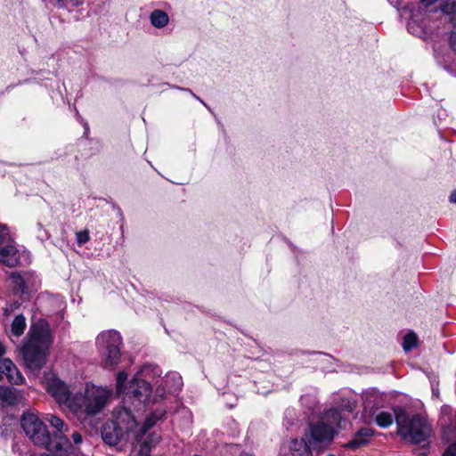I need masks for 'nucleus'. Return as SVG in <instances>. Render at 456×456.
<instances>
[{"label": "nucleus", "instance_id": "nucleus-1", "mask_svg": "<svg viewBox=\"0 0 456 456\" xmlns=\"http://www.w3.org/2000/svg\"><path fill=\"white\" fill-rule=\"evenodd\" d=\"M156 372H159L157 367L150 364L144 365L126 386L127 374L125 371H119L117 375V394L122 395L125 403L133 406L134 410L144 409L146 404L155 403L153 401L154 392L144 378H150L151 373L155 374Z\"/></svg>", "mask_w": 456, "mask_h": 456}, {"label": "nucleus", "instance_id": "nucleus-2", "mask_svg": "<svg viewBox=\"0 0 456 456\" xmlns=\"http://www.w3.org/2000/svg\"><path fill=\"white\" fill-rule=\"evenodd\" d=\"M26 436L37 446L45 448L53 456H70L74 447L65 436H51L38 416L33 412H26L20 419Z\"/></svg>", "mask_w": 456, "mask_h": 456}, {"label": "nucleus", "instance_id": "nucleus-3", "mask_svg": "<svg viewBox=\"0 0 456 456\" xmlns=\"http://www.w3.org/2000/svg\"><path fill=\"white\" fill-rule=\"evenodd\" d=\"M28 336L20 352L25 366L31 370H38L45 364L48 348L52 344L49 326L43 322L33 324Z\"/></svg>", "mask_w": 456, "mask_h": 456}, {"label": "nucleus", "instance_id": "nucleus-4", "mask_svg": "<svg viewBox=\"0 0 456 456\" xmlns=\"http://www.w3.org/2000/svg\"><path fill=\"white\" fill-rule=\"evenodd\" d=\"M138 423L130 409L123 407L114 411V419L104 424L102 437L109 445H116L121 441L139 440Z\"/></svg>", "mask_w": 456, "mask_h": 456}, {"label": "nucleus", "instance_id": "nucleus-5", "mask_svg": "<svg viewBox=\"0 0 456 456\" xmlns=\"http://www.w3.org/2000/svg\"><path fill=\"white\" fill-rule=\"evenodd\" d=\"M397 425V434L407 443L420 444L425 443L432 434L428 422L419 415H410L398 407L394 410Z\"/></svg>", "mask_w": 456, "mask_h": 456}, {"label": "nucleus", "instance_id": "nucleus-6", "mask_svg": "<svg viewBox=\"0 0 456 456\" xmlns=\"http://www.w3.org/2000/svg\"><path fill=\"white\" fill-rule=\"evenodd\" d=\"M110 395L106 388L87 384L84 393L73 395L70 411L75 414L95 415L105 407Z\"/></svg>", "mask_w": 456, "mask_h": 456}, {"label": "nucleus", "instance_id": "nucleus-7", "mask_svg": "<svg viewBox=\"0 0 456 456\" xmlns=\"http://www.w3.org/2000/svg\"><path fill=\"white\" fill-rule=\"evenodd\" d=\"M96 346L102 354L106 366L117 365L120 358V346L122 338L116 330H105L96 338Z\"/></svg>", "mask_w": 456, "mask_h": 456}, {"label": "nucleus", "instance_id": "nucleus-8", "mask_svg": "<svg viewBox=\"0 0 456 456\" xmlns=\"http://www.w3.org/2000/svg\"><path fill=\"white\" fill-rule=\"evenodd\" d=\"M164 415L165 412L162 410H157L145 419L142 426L138 425L137 430L140 434V439L137 441H142L138 452L139 456H149L151 449L160 441V436L156 433L148 434L145 437L144 436L146 431L154 426L158 420L161 419Z\"/></svg>", "mask_w": 456, "mask_h": 456}, {"label": "nucleus", "instance_id": "nucleus-9", "mask_svg": "<svg viewBox=\"0 0 456 456\" xmlns=\"http://www.w3.org/2000/svg\"><path fill=\"white\" fill-rule=\"evenodd\" d=\"M334 436L332 427L324 421H319L309 426L305 433V438L313 447H322L331 442Z\"/></svg>", "mask_w": 456, "mask_h": 456}, {"label": "nucleus", "instance_id": "nucleus-10", "mask_svg": "<svg viewBox=\"0 0 456 456\" xmlns=\"http://www.w3.org/2000/svg\"><path fill=\"white\" fill-rule=\"evenodd\" d=\"M45 387L60 406L66 407L70 411L73 396H71L70 391L64 382L54 377L49 378L45 381Z\"/></svg>", "mask_w": 456, "mask_h": 456}, {"label": "nucleus", "instance_id": "nucleus-11", "mask_svg": "<svg viewBox=\"0 0 456 456\" xmlns=\"http://www.w3.org/2000/svg\"><path fill=\"white\" fill-rule=\"evenodd\" d=\"M182 384V378L178 373H167L164 378L157 381L153 401L159 402L163 399L166 395L177 392L180 390Z\"/></svg>", "mask_w": 456, "mask_h": 456}, {"label": "nucleus", "instance_id": "nucleus-12", "mask_svg": "<svg viewBox=\"0 0 456 456\" xmlns=\"http://www.w3.org/2000/svg\"><path fill=\"white\" fill-rule=\"evenodd\" d=\"M5 354V346L0 343V380L4 377L15 385H21L25 379L12 360L3 358Z\"/></svg>", "mask_w": 456, "mask_h": 456}, {"label": "nucleus", "instance_id": "nucleus-13", "mask_svg": "<svg viewBox=\"0 0 456 456\" xmlns=\"http://www.w3.org/2000/svg\"><path fill=\"white\" fill-rule=\"evenodd\" d=\"M0 262L10 267H14L20 264L19 250L11 238L9 241L0 246Z\"/></svg>", "mask_w": 456, "mask_h": 456}, {"label": "nucleus", "instance_id": "nucleus-14", "mask_svg": "<svg viewBox=\"0 0 456 456\" xmlns=\"http://www.w3.org/2000/svg\"><path fill=\"white\" fill-rule=\"evenodd\" d=\"M362 397L366 413L376 410L375 408L379 406L384 400V395L376 388L368 389L364 392Z\"/></svg>", "mask_w": 456, "mask_h": 456}, {"label": "nucleus", "instance_id": "nucleus-15", "mask_svg": "<svg viewBox=\"0 0 456 456\" xmlns=\"http://www.w3.org/2000/svg\"><path fill=\"white\" fill-rule=\"evenodd\" d=\"M23 394L20 390L0 386V402L7 405H15L21 402Z\"/></svg>", "mask_w": 456, "mask_h": 456}, {"label": "nucleus", "instance_id": "nucleus-16", "mask_svg": "<svg viewBox=\"0 0 456 456\" xmlns=\"http://www.w3.org/2000/svg\"><path fill=\"white\" fill-rule=\"evenodd\" d=\"M374 431L369 428L359 429L354 438L347 443L346 446L351 449H358L368 444L369 439L373 436Z\"/></svg>", "mask_w": 456, "mask_h": 456}, {"label": "nucleus", "instance_id": "nucleus-17", "mask_svg": "<svg viewBox=\"0 0 456 456\" xmlns=\"http://www.w3.org/2000/svg\"><path fill=\"white\" fill-rule=\"evenodd\" d=\"M310 447L311 445L305 437L302 439L294 438L289 445L292 456H312Z\"/></svg>", "mask_w": 456, "mask_h": 456}, {"label": "nucleus", "instance_id": "nucleus-18", "mask_svg": "<svg viewBox=\"0 0 456 456\" xmlns=\"http://www.w3.org/2000/svg\"><path fill=\"white\" fill-rule=\"evenodd\" d=\"M346 417L342 415L338 409L331 408L324 412L320 421H324L328 426L332 427V429L334 430L335 428L340 427L341 422Z\"/></svg>", "mask_w": 456, "mask_h": 456}, {"label": "nucleus", "instance_id": "nucleus-19", "mask_svg": "<svg viewBox=\"0 0 456 456\" xmlns=\"http://www.w3.org/2000/svg\"><path fill=\"white\" fill-rule=\"evenodd\" d=\"M436 0H420L425 6H429ZM441 9L444 12L452 14L451 20L456 23V0H441Z\"/></svg>", "mask_w": 456, "mask_h": 456}, {"label": "nucleus", "instance_id": "nucleus-20", "mask_svg": "<svg viewBox=\"0 0 456 456\" xmlns=\"http://www.w3.org/2000/svg\"><path fill=\"white\" fill-rule=\"evenodd\" d=\"M368 413L374 419L377 425L380 428H387L391 426L394 421V416L388 411H379L378 410H373Z\"/></svg>", "mask_w": 456, "mask_h": 456}, {"label": "nucleus", "instance_id": "nucleus-21", "mask_svg": "<svg viewBox=\"0 0 456 456\" xmlns=\"http://www.w3.org/2000/svg\"><path fill=\"white\" fill-rule=\"evenodd\" d=\"M151 25L157 28H163L169 22V17L167 12L162 10H154L150 15Z\"/></svg>", "mask_w": 456, "mask_h": 456}, {"label": "nucleus", "instance_id": "nucleus-22", "mask_svg": "<svg viewBox=\"0 0 456 456\" xmlns=\"http://www.w3.org/2000/svg\"><path fill=\"white\" fill-rule=\"evenodd\" d=\"M46 420L50 423V425L57 430L58 433H54L51 438L53 440L55 436H64V433L68 431V426L64 423V421L55 415L48 414L46 416Z\"/></svg>", "mask_w": 456, "mask_h": 456}, {"label": "nucleus", "instance_id": "nucleus-23", "mask_svg": "<svg viewBox=\"0 0 456 456\" xmlns=\"http://www.w3.org/2000/svg\"><path fill=\"white\" fill-rule=\"evenodd\" d=\"M26 328L25 318L22 315H18L14 318L12 323V333L17 337L23 334Z\"/></svg>", "mask_w": 456, "mask_h": 456}, {"label": "nucleus", "instance_id": "nucleus-24", "mask_svg": "<svg viewBox=\"0 0 456 456\" xmlns=\"http://www.w3.org/2000/svg\"><path fill=\"white\" fill-rule=\"evenodd\" d=\"M408 30L414 36L426 38L428 33L425 28L416 20H411L408 23Z\"/></svg>", "mask_w": 456, "mask_h": 456}, {"label": "nucleus", "instance_id": "nucleus-25", "mask_svg": "<svg viewBox=\"0 0 456 456\" xmlns=\"http://www.w3.org/2000/svg\"><path fill=\"white\" fill-rule=\"evenodd\" d=\"M418 338L415 333L409 332L404 336L403 347L404 351H411L413 347L417 346Z\"/></svg>", "mask_w": 456, "mask_h": 456}, {"label": "nucleus", "instance_id": "nucleus-26", "mask_svg": "<svg viewBox=\"0 0 456 456\" xmlns=\"http://www.w3.org/2000/svg\"><path fill=\"white\" fill-rule=\"evenodd\" d=\"M10 278L12 280V283L13 284L14 290L17 292L19 291L20 293H24L25 288L23 278L20 274L14 273L11 274Z\"/></svg>", "mask_w": 456, "mask_h": 456}, {"label": "nucleus", "instance_id": "nucleus-27", "mask_svg": "<svg viewBox=\"0 0 456 456\" xmlns=\"http://www.w3.org/2000/svg\"><path fill=\"white\" fill-rule=\"evenodd\" d=\"M354 409L355 403L346 400L342 402L340 409L338 411L342 413V415L345 416V412L353 413Z\"/></svg>", "mask_w": 456, "mask_h": 456}, {"label": "nucleus", "instance_id": "nucleus-28", "mask_svg": "<svg viewBox=\"0 0 456 456\" xmlns=\"http://www.w3.org/2000/svg\"><path fill=\"white\" fill-rule=\"evenodd\" d=\"M10 234L5 225L0 224V246L10 240Z\"/></svg>", "mask_w": 456, "mask_h": 456}, {"label": "nucleus", "instance_id": "nucleus-29", "mask_svg": "<svg viewBox=\"0 0 456 456\" xmlns=\"http://www.w3.org/2000/svg\"><path fill=\"white\" fill-rule=\"evenodd\" d=\"M77 240L78 244H84L89 240V234L87 232H80L77 233Z\"/></svg>", "mask_w": 456, "mask_h": 456}, {"label": "nucleus", "instance_id": "nucleus-30", "mask_svg": "<svg viewBox=\"0 0 456 456\" xmlns=\"http://www.w3.org/2000/svg\"><path fill=\"white\" fill-rule=\"evenodd\" d=\"M72 439H73V442H74V444H75V445L71 444V445L74 447V453H73V454H71L70 456H73V455H75V454H76V452H77V447H76V445H78L79 444H81V443H82V437H81V436H80L78 433H77V432H74V433L72 434Z\"/></svg>", "mask_w": 456, "mask_h": 456}, {"label": "nucleus", "instance_id": "nucleus-31", "mask_svg": "<svg viewBox=\"0 0 456 456\" xmlns=\"http://www.w3.org/2000/svg\"><path fill=\"white\" fill-rule=\"evenodd\" d=\"M444 456H456V444L448 446L444 452Z\"/></svg>", "mask_w": 456, "mask_h": 456}, {"label": "nucleus", "instance_id": "nucleus-32", "mask_svg": "<svg viewBox=\"0 0 456 456\" xmlns=\"http://www.w3.org/2000/svg\"><path fill=\"white\" fill-rule=\"evenodd\" d=\"M66 3H69L73 7H77L84 4V0H64V4Z\"/></svg>", "mask_w": 456, "mask_h": 456}, {"label": "nucleus", "instance_id": "nucleus-33", "mask_svg": "<svg viewBox=\"0 0 456 456\" xmlns=\"http://www.w3.org/2000/svg\"><path fill=\"white\" fill-rule=\"evenodd\" d=\"M450 43H451L452 49L456 52V31H454L451 34Z\"/></svg>", "mask_w": 456, "mask_h": 456}, {"label": "nucleus", "instance_id": "nucleus-34", "mask_svg": "<svg viewBox=\"0 0 456 456\" xmlns=\"http://www.w3.org/2000/svg\"><path fill=\"white\" fill-rule=\"evenodd\" d=\"M186 91L190 92V94H191V95L196 98L197 100H199L204 106L208 107L207 104L203 102V100H201L200 97H198L196 94H194L191 90L189 89H186Z\"/></svg>", "mask_w": 456, "mask_h": 456}, {"label": "nucleus", "instance_id": "nucleus-35", "mask_svg": "<svg viewBox=\"0 0 456 456\" xmlns=\"http://www.w3.org/2000/svg\"><path fill=\"white\" fill-rule=\"evenodd\" d=\"M450 201L452 203H456V191H452L450 196Z\"/></svg>", "mask_w": 456, "mask_h": 456}, {"label": "nucleus", "instance_id": "nucleus-36", "mask_svg": "<svg viewBox=\"0 0 456 456\" xmlns=\"http://www.w3.org/2000/svg\"><path fill=\"white\" fill-rule=\"evenodd\" d=\"M58 2L61 7L64 6V0H58Z\"/></svg>", "mask_w": 456, "mask_h": 456}, {"label": "nucleus", "instance_id": "nucleus-37", "mask_svg": "<svg viewBox=\"0 0 456 456\" xmlns=\"http://www.w3.org/2000/svg\"><path fill=\"white\" fill-rule=\"evenodd\" d=\"M240 456H254V455L250 454V453L245 452V453H242Z\"/></svg>", "mask_w": 456, "mask_h": 456}]
</instances>
